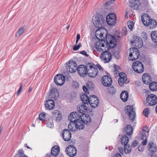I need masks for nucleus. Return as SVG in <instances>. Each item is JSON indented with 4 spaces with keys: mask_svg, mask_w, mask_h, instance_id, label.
<instances>
[{
    "mask_svg": "<svg viewBox=\"0 0 157 157\" xmlns=\"http://www.w3.org/2000/svg\"><path fill=\"white\" fill-rule=\"evenodd\" d=\"M81 46L80 43H79L77 45H74L73 48V50L74 51H77L79 49V48Z\"/></svg>",
    "mask_w": 157,
    "mask_h": 157,
    "instance_id": "47",
    "label": "nucleus"
},
{
    "mask_svg": "<svg viewBox=\"0 0 157 157\" xmlns=\"http://www.w3.org/2000/svg\"><path fill=\"white\" fill-rule=\"evenodd\" d=\"M74 123L76 128L79 130L82 129L84 128L85 124L82 120H81L80 118L78 119Z\"/></svg>",
    "mask_w": 157,
    "mask_h": 157,
    "instance_id": "23",
    "label": "nucleus"
},
{
    "mask_svg": "<svg viewBox=\"0 0 157 157\" xmlns=\"http://www.w3.org/2000/svg\"><path fill=\"white\" fill-rule=\"evenodd\" d=\"M144 140H143V141L142 142V143L143 145H145L147 143V140L146 138L145 139H144Z\"/></svg>",
    "mask_w": 157,
    "mask_h": 157,
    "instance_id": "56",
    "label": "nucleus"
},
{
    "mask_svg": "<svg viewBox=\"0 0 157 157\" xmlns=\"http://www.w3.org/2000/svg\"><path fill=\"white\" fill-rule=\"evenodd\" d=\"M52 156L50 153L46 155L45 157H51Z\"/></svg>",
    "mask_w": 157,
    "mask_h": 157,
    "instance_id": "64",
    "label": "nucleus"
},
{
    "mask_svg": "<svg viewBox=\"0 0 157 157\" xmlns=\"http://www.w3.org/2000/svg\"><path fill=\"white\" fill-rule=\"evenodd\" d=\"M97 14L98 15L93 17V23L96 27L101 28L104 24V20L102 15L99 14Z\"/></svg>",
    "mask_w": 157,
    "mask_h": 157,
    "instance_id": "3",
    "label": "nucleus"
},
{
    "mask_svg": "<svg viewBox=\"0 0 157 157\" xmlns=\"http://www.w3.org/2000/svg\"><path fill=\"white\" fill-rule=\"evenodd\" d=\"M89 103L93 108L96 107L99 103V101L97 97L93 95L90 96L89 100Z\"/></svg>",
    "mask_w": 157,
    "mask_h": 157,
    "instance_id": "13",
    "label": "nucleus"
},
{
    "mask_svg": "<svg viewBox=\"0 0 157 157\" xmlns=\"http://www.w3.org/2000/svg\"><path fill=\"white\" fill-rule=\"evenodd\" d=\"M78 73L81 77H85L87 73L88 69L87 67V64L86 66L82 65L77 67V70Z\"/></svg>",
    "mask_w": 157,
    "mask_h": 157,
    "instance_id": "14",
    "label": "nucleus"
},
{
    "mask_svg": "<svg viewBox=\"0 0 157 157\" xmlns=\"http://www.w3.org/2000/svg\"><path fill=\"white\" fill-rule=\"evenodd\" d=\"M149 88L152 91L157 90V82H153L149 85Z\"/></svg>",
    "mask_w": 157,
    "mask_h": 157,
    "instance_id": "34",
    "label": "nucleus"
},
{
    "mask_svg": "<svg viewBox=\"0 0 157 157\" xmlns=\"http://www.w3.org/2000/svg\"><path fill=\"white\" fill-rule=\"evenodd\" d=\"M121 140L122 144L124 146L127 145L128 142V138L125 135H124L122 136Z\"/></svg>",
    "mask_w": 157,
    "mask_h": 157,
    "instance_id": "31",
    "label": "nucleus"
},
{
    "mask_svg": "<svg viewBox=\"0 0 157 157\" xmlns=\"http://www.w3.org/2000/svg\"><path fill=\"white\" fill-rule=\"evenodd\" d=\"M106 19V22L108 24L110 25H113L116 22V16L114 13H109L107 16Z\"/></svg>",
    "mask_w": 157,
    "mask_h": 157,
    "instance_id": "12",
    "label": "nucleus"
},
{
    "mask_svg": "<svg viewBox=\"0 0 157 157\" xmlns=\"http://www.w3.org/2000/svg\"><path fill=\"white\" fill-rule=\"evenodd\" d=\"M151 19H153L147 14H145L142 16L141 20L143 25L147 27L148 24L150 23V21H151Z\"/></svg>",
    "mask_w": 157,
    "mask_h": 157,
    "instance_id": "17",
    "label": "nucleus"
},
{
    "mask_svg": "<svg viewBox=\"0 0 157 157\" xmlns=\"http://www.w3.org/2000/svg\"><path fill=\"white\" fill-rule=\"evenodd\" d=\"M138 144V141L137 140H135L132 142L131 145L132 147H135Z\"/></svg>",
    "mask_w": 157,
    "mask_h": 157,
    "instance_id": "50",
    "label": "nucleus"
},
{
    "mask_svg": "<svg viewBox=\"0 0 157 157\" xmlns=\"http://www.w3.org/2000/svg\"><path fill=\"white\" fill-rule=\"evenodd\" d=\"M96 66L97 67H98L99 70L100 71H103V68L101 67V66L99 64H97L96 65Z\"/></svg>",
    "mask_w": 157,
    "mask_h": 157,
    "instance_id": "55",
    "label": "nucleus"
},
{
    "mask_svg": "<svg viewBox=\"0 0 157 157\" xmlns=\"http://www.w3.org/2000/svg\"><path fill=\"white\" fill-rule=\"evenodd\" d=\"M22 85H21L20 86V88L18 90L17 93V95H18L21 92L22 90Z\"/></svg>",
    "mask_w": 157,
    "mask_h": 157,
    "instance_id": "54",
    "label": "nucleus"
},
{
    "mask_svg": "<svg viewBox=\"0 0 157 157\" xmlns=\"http://www.w3.org/2000/svg\"><path fill=\"white\" fill-rule=\"evenodd\" d=\"M132 68L133 70L137 73H142L144 71L143 65L139 61H136L133 63Z\"/></svg>",
    "mask_w": 157,
    "mask_h": 157,
    "instance_id": "4",
    "label": "nucleus"
},
{
    "mask_svg": "<svg viewBox=\"0 0 157 157\" xmlns=\"http://www.w3.org/2000/svg\"><path fill=\"white\" fill-rule=\"evenodd\" d=\"M115 0H110V1H109L106 2V4L107 5V6H108L111 3L113 4L114 3Z\"/></svg>",
    "mask_w": 157,
    "mask_h": 157,
    "instance_id": "53",
    "label": "nucleus"
},
{
    "mask_svg": "<svg viewBox=\"0 0 157 157\" xmlns=\"http://www.w3.org/2000/svg\"><path fill=\"white\" fill-rule=\"evenodd\" d=\"M87 108L85 104L83 103L79 106L78 110L79 113L82 114L83 112H86L87 110Z\"/></svg>",
    "mask_w": 157,
    "mask_h": 157,
    "instance_id": "29",
    "label": "nucleus"
},
{
    "mask_svg": "<svg viewBox=\"0 0 157 157\" xmlns=\"http://www.w3.org/2000/svg\"><path fill=\"white\" fill-rule=\"evenodd\" d=\"M80 118L85 124H87L90 121V116L88 115L85 113L81 114L80 115Z\"/></svg>",
    "mask_w": 157,
    "mask_h": 157,
    "instance_id": "20",
    "label": "nucleus"
},
{
    "mask_svg": "<svg viewBox=\"0 0 157 157\" xmlns=\"http://www.w3.org/2000/svg\"><path fill=\"white\" fill-rule=\"evenodd\" d=\"M83 89L84 91L87 94H89V92L88 91V89L85 86H83Z\"/></svg>",
    "mask_w": 157,
    "mask_h": 157,
    "instance_id": "51",
    "label": "nucleus"
},
{
    "mask_svg": "<svg viewBox=\"0 0 157 157\" xmlns=\"http://www.w3.org/2000/svg\"><path fill=\"white\" fill-rule=\"evenodd\" d=\"M127 78L124 79L122 78H120L118 80V83L121 86L123 85L124 83H127Z\"/></svg>",
    "mask_w": 157,
    "mask_h": 157,
    "instance_id": "38",
    "label": "nucleus"
},
{
    "mask_svg": "<svg viewBox=\"0 0 157 157\" xmlns=\"http://www.w3.org/2000/svg\"><path fill=\"white\" fill-rule=\"evenodd\" d=\"M103 33L100 32V34L99 35H97V33H96V37L98 39L102 40L103 39L102 37H103Z\"/></svg>",
    "mask_w": 157,
    "mask_h": 157,
    "instance_id": "46",
    "label": "nucleus"
},
{
    "mask_svg": "<svg viewBox=\"0 0 157 157\" xmlns=\"http://www.w3.org/2000/svg\"><path fill=\"white\" fill-rule=\"evenodd\" d=\"M59 147L58 146L55 145L52 148L51 154L52 155L56 157L59 154Z\"/></svg>",
    "mask_w": 157,
    "mask_h": 157,
    "instance_id": "25",
    "label": "nucleus"
},
{
    "mask_svg": "<svg viewBox=\"0 0 157 157\" xmlns=\"http://www.w3.org/2000/svg\"><path fill=\"white\" fill-rule=\"evenodd\" d=\"M150 23L148 24L147 26L150 29H154L155 28L157 25V22L154 19H151Z\"/></svg>",
    "mask_w": 157,
    "mask_h": 157,
    "instance_id": "28",
    "label": "nucleus"
},
{
    "mask_svg": "<svg viewBox=\"0 0 157 157\" xmlns=\"http://www.w3.org/2000/svg\"><path fill=\"white\" fill-rule=\"evenodd\" d=\"M46 114V113L44 112L40 113L39 116V119L41 121L43 120L44 118H45Z\"/></svg>",
    "mask_w": 157,
    "mask_h": 157,
    "instance_id": "44",
    "label": "nucleus"
},
{
    "mask_svg": "<svg viewBox=\"0 0 157 157\" xmlns=\"http://www.w3.org/2000/svg\"><path fill=\"white\" fill-rule=\"evenodd\" d=\"M143 115L146 117H147L148 114L150 113V110L148 108H146L144 110L143 112Z\"/></svg>",
    "mask_w": 157,
    "mask_h": 157,
    "instance_id": "43",
    "label": "nucleus"
},
{
    "mask_svg": "<svg viewBox=\"0 0 157 157\" xmlns=\"http://www.w3.org/2000/svg\"><path fill=\"white\" fill-rule=\"evenodd\" d=\"M138 150L140 151H141L143 150V147L142 146H139L138 147Z\"/></svg>",
    "mask_w": 157,
    "mask_h": 157,
    "instance_id": "59",
    "label": "nucleus"
},
{
    "mask_svg": "<svg viewBox=\"0 0 157 157\" xmlns=\"http://www.w3.org/2000/svg\"><path fill=\"white\" fill-rule=\"evenodd\" d=\"M148 149L151 153L154 152L156 151V146L155 144L153 142L149 143L148 145Z\"/></svg>",
    "mask_w": 157,
    "mask_h": 157,
    "instance_id": "27",
    "label": "nucleus"
},
{
    "mask_svg": "<svg viewBox=\"0 0 157 157\" xmlns=\"http://www.w3.org/2000/svg\"><path fill=\"white\" fill-rule=\"evenodd\" d=\"M130 6L133 9H137L138 6L136 2L133 0L130 1Z\"/></svg>",
    "mask_w": 157,
    "mask_h": 157,
    "instance_id": "36",
    "label": "nucleus"
},
{
    "mask_svg": "<svg viewBox=\"0 0 157 157\" xmlns=\"http://www.w3.org/2000/svg\"><path fill=\"white\" fill-rule=\"evenodd\" d=\"M52 121H48L46 123L47 126L49 128H52Z\"/></svg>",
    "mask_w": 157,
    "mask_h": 157,
    "instance_id": "45",
    "label": "nucleus"
},
{
    "mask_svg": "<svg viewBox=\"0 0 157 157\" xmlns=\"http://www.w3.org/2000/svg\"><path fill=\"white\" fill-rule=\"evenodd\" d=\"M101 79L102 84L105 86H110L112 83V78L108 75H104Z\"/></svg>",
    "mask_w": 157,
    "mask_h": 157,
    "instance_id": "15",
    "label": "nucleus"
},
{
    "mask_svg": "<svg viewBox=\"0 0 157 157\" xmlns=\"http://www.w3.org/2000/svg\"><path fill=\"white\" fill-rule=\"evenodd\" d=\"M126 113L128 115L130 119L134 121L136 117V114L135 111L133 110L132 106L128 105L126 107Z\"/></svg>",
    "mask_w": 157,
    "mask_h": 157,
    "instance_id": "10",
    "label": "nucleus"
},
{
    "mask_svg": "<svg viewBox=\"0 0 157 157\" xmlns=\"http://www.w3.org/2000/svg\"><path fill=\"white\" fill-rule=\"evenodd\" d=\"M146 101L149 105H154L157 103V97L154 94H150L147 97Z\"/></svg>",
    "mask_w": 157,
    "mask_h": 157,
    "instance_id": "7",
    "label": "nucleus"
},
{
    "mask_svg": "<svg viewBox=\"0 0 157 157\" xmlns=\"http://www.w3.org/2000/svg\"><path fill=\"white\" fill-rule=\"evenodd\" d=\"M80 38V35L79 34H77L76 36V39L78 40H79Z\"/></svg>",
    "mask_w": 157,
    "mask_h": 157,
    "instance_id": "61",
    "label": "nucleus"
},
{
    "mask_svg": "<svg viewBox=\"0 0 157 157\" xmlns=\"http://www.w3.org/2000/svg\"><path fill=\"white\" fill-rule=\"evenodd\" d=\"M128 97V93L126 91H123L121 94V98L123 101L125 102L127 101Z\"/></svg>",
    "mask_w": 157,
    "mask_h": 157,
    "instance_id": "26",
    "label": "nucleus"
},
{
    "mask_svg": "<svg viewBox=\"0 0 157 157\" xmlns=\"http://www.w3.org/2000/svg\"><path fill=\"white\" fill-rule=\"evenodd\" d=\"M25 31L24 27L23 26H21L18 29L17 32L16 34V36H21L22 33H24Z\"/></svg>",
    "mask_w": 157,
    "mask_h": 157,
    "instance_id": "37",
    "label": "nucleus"
},
{
    "mask_svg": "<svg viewBox=\"0 0 157 157\" xmlns=\"http://www.w3.org/2000/svg\"><path fill=\"white\" fill-rule=\"evenodd\" d=\"M142 79L143 82L146 84H149L151 81V76L147 73L143 75Z\"/></svg>",
    "mask_w": 157,
    "mask_h": 157,
    "instance_id": "21",
    "label": "nucleus"
},
{
    "mask_svg": "<svg viewBox=\"0 0 157 157\" xmlns=\"http://www.w3.org/2000/svg\"><path fill=\"white\" fill-rule=\"evenodd\" d=\"M54 80L57 85L62 86L64 83L65 77L62 74H57L55 77Z\"/></svg>",
    "mask_w": 157,
    "mask_h": 157,
    "instance_id": "8",
    "label": "nucleus"
},
{
    "mask_svg": "<svg viewBox=\"0 0 157 157\" xmlns=\"http://www.w3.org/2000/svg\"><path fill=\"white\" fill-rule=\"evenodd\" d=\"M80 53L81 54L85 55V56H88L85 51H82L80 52Z\"/></svg>",
    "mask_w": 157,
    "mask_h": 157,
    "instance_id": "57",
    "label": "nucleus"
},
{
    "mask_svg": "<svg viewBox=\"0 0 157 157\" xmlns=\"http://www.w3.org/2000/svg\"><path fill=\"white\" fill-rule=\"evenodd\" d=\"M122 36L119 35H115V36H112L110 34H108L106 35V40H101V42H97L95 45V48L98 51H102L104 50L101 47H104L105 43L106 44L108 49L109 48H113L116 45L117 40L118 41L122 39Z\"/></svg>",
    "mask_w": 157,
    "mask_h": 157,
    "instance_id": "1",
    "label": "nucleus"
},
{
    "mask_svg": "<svg viewBox=\"0 0 157 157\" xmlns=\"http://www.w3.org/2000/svg\"><path fill=\"white\" fill-rule=\"evenodd\" d=\"M149 155L150 157H156V155L154 152H151L150 154Z\"/></svg>",
    "mask_w": 157,
    "mask_h": 157,
    "instance_id": "58",
    "label": "nucleus"
},
{
    "mask_svg": "<svg viewBox=\"0 0 157 157\" xmlns=\"http://www.w3.org/2000/svg\"><path fill=\"white\" fill-rule=\"evenodd\" d=\"M62 136L63 139L66 141H69L71 137V132L67 129H65L63 130Z\"/></svg>",
    "mask_w": 157,
    "mask_h": 157,
    "instance_id": "18",
    "label": "nucleus"
},
{
    "mask_svg": "<svg viewBox=\"0 0 157 157\" xmlns=\"http://www.w3.org/2000/svg\"><path fill=\"white\" fill-rule=\"evenodd\" d=\"M144 35H143V37L144 38H145V39H147V35L146 33L143 34Z\"/></svg>",
    "mask_w": 157,
    "mask_h": 157,
    "instance_id": "62",
    "label": "nucleus"
},
{
    "mask_svg": "<svg viewBox=\"0 0 157 157\" xmlns=\"http://www.w3.org/2000/svg\"><path fill=\"white\" fill-rule=\"evenodd\" d=\"M142 131H144V132L148 133L149 132V130L147 127L145 126L143 128Z\"/></svg>",
    "mask_w": 157,
    "mask_h": 157,
    "instance_id": "52",
    "label": "nucleus"
},
{
    "mask_svg": "<svg viewBox=\"0 0 157 157\" xmlns=\"http://www.w3.org/2000/svg\"><path fill=\"white\" fill-rule=\"evenodd\" d=\"M126 134L128 136L131 135L133 132V130L132 126L130 125H128L125 128Z\"/></svg>",
    "mask_w": 157,
    "mask_h": 157,
    "instance_id": "33",
    "label": "nucleus"
},
{
    "mask_svg": "<svg viewBox=\"0 0 157 157\" xmlns=\"http://www.w3.org/2000/svg\"><path fill=\"white\" fill-rule=\"evenodd\" d=\"M78 66L74 61H71L67 64V70L69 72L73 73L77 70Z\"/></svg>",
    "mask_w": 157,
    "mask_h": 157,
    "instance_id": "6",
    "label": "nucleus"
},
{
    "mask_svg": "<svg viewBox=\"0 0 157 157\" xmlns=\"http://www.w3.org/2000/svg\"><path fill=\"white\" fill-rule=\"evenodd\" d=\"M53 118L56 120H60L62 117L61 113L58 110H55L52 113Z\"/></svg>",
    "mask_w": 157,
    "mask_h": 157,
    "instance_id": "24",
    "label": "nucleus"
},
{
    "mask_svg": "<svg viewBox=\"0 0 157 157\" xmlns=\"http://www.w3.org/2000/svg\"><path fill=\"white\" fill-rule=\"evenodd\" d=\"M120 78H124V79L127 78L126 75V74L123 72H121L119 74Z\"/></svg>",
    "mask_w": 157,
    "mask_h": 157,
    "instance_id": "48",
    "label": "nucleus"
},
{
    "mask_svg": "<svg viewBox=\"0 0 157 157\" xmlns=\"http://www.w3.org/2000/svg\"><path fill=\"white\" fill-rule=\"evenodd\" d=\"M24 151L23 149H21L18 150L17 154H16L14 157H26L24 153Z\"/></svg>",
    "mask_w": 157,
    "mask_h": 157,
    "instance_id": "35",
    "label": "nucleus"
},
{
    "mask_svg": "<svg viewBox=\"0 0 157 157\" xmlns=\"http://www.w3.org/2000/svg\"><path fill=\"white\" fill-rule=\"evenodd\" d=\"M114 157H121V156L119 153H117L115 155Z\"/></svg>",
    "mask_w": 157,
    "mask_h": 157,
    "instance_id": "60",
    "label": "nucleus"
},
{
    "mask_svg": "<svg viewBox=\"0 0 157 157\" xmlns=\"http://www.w3.org/2000/svg\"><path fill=\"white\" fill-rule=\"evenodd\" d=\"M44 106L46 109L48 110H52L55 107V102L52 100H48L45 103Z\"/></svg>",
    "mask_w": 157,
    "mask_h": 157,
    "instance_id": "19",
    "label": "nucleus"
},
{
    "mask_svg": "<svg viewBox=\"0 0 157 157\" xmlns=\"http://www.w3.org/2000/svg\"><path fill=\"white\" fill-rule=\"evenodd\" d=\"M65 152L69 156L73 157L75 156L77 153V149L74 146L69 145L66 148Z\"/></svg>",
    "mask_w": 157,
    "mask_h": 157,
    "instance_id": "9",
    "label": "nucleus"
},
{
    "mask_svg": "<svg viewBox=\"0 0 157 157\" xmlns=\"http://www.w3.org/2000/svg\"><path fill=\"white\" fill-rule=\"evenodd\" d=\"M124 151L126 154H128L131 151V147L130 146L126 145L124 146Z\"/></svg>",
    "mask_w": 157,
    "mask_h": 157,
    "instance_id": "39",
    "label": "nucleus"
},
{
    "mask_svg": "<svg viewBox=\"0 0 157 157\" xmlns=\"http://www.w3.org/2000/svg\"><path fill=\"white\" fill-rule=\"evenodd\" d=\"M87 67L88 70L87 74L91 77H95L98 75V71L96 66L92 63L87 64Z\"/></svg>",
    "mask_w": 157,
    "mask_h": 157,
    "instance_id": "2",
    "label": "nucleus"
},
{
    "mask_svg": "<svg viewBox=\"0 0 157 157\" xmlns=\"http://www.w3.org/2000/svg\"><path fill=\"white\" fill-rule=\"evenodd\" d=\"M100 57L101 60L105 63H108L112 59V55L108 51H105L102 53Z\"/></svg>",
    "mask_w": 157,
    "mask_h": 157,
    "instance_id": "11",
    "label": "nucleus"
},
{
    "mask_svg": "<svg viewBox=\"0 0 157 157\" xmlns=\"http://www.w3.org/2000/svg\"><path fill=\"white\" fill-rule=\"evenodd\" d=\"M116 92V89L113 86H111L108 88V92L111 94L113 95Z\"/></svg>",
    "mask_w": 157,
    "mask_h": 157,
    "instance_id": "41",
    "label": "nucleus"
},
{
    "mask_svg": "<svg viewBox=\"0 0 157 157\" xmlns=\"http://www.w3.org/2000/svg\"><path fill=\"white\" fill-rule=\"evenodd\" d=\"M140 55L139 50L136 48H131L130 49V54L128 58L131 60L137 59Z\"/></svg>",
    "mask_w": 157,
    "mask_h": 157,
    "instance_id": "5",
    "label": "nucleus"
},
{
    "mask_svg": "<svg viewBox=\"0 0 157 157\" xmlns=\"http://www.w3.org/2000/svg\"><path fill=\"white\" fill-rule=\"evenodd\" d=\"M139 136L143 140H144V139L147 138V136L145 132H144V131H141L139 133Z\"/></svg>",
    "mask_w": 157,
    "mask_h": 157,
    "instance_id": "42",
    "label": "nucleus"
},
{
    "mask_svg": "<svg viewBox=\"0 0 157 157\" xmlns=\"http://www.w3.org/2000/svg\"><path fill=\"white\" fill-rule=\"evenodd\" d=\"M59 93L57 89L55 88L52 89L50 90L49 97L50 98L57 99L59 96Z\"/></svg>",
    "mask_w": 157,
    "mask_h": 157,
    "instance_id": "22",
    "label": "nucleus"
},
{
    "mask_svg": "<svg viewBox=\"0 0 157 157\" xmlns=\"http://www.w3.org/2000/svg\"><path fill=\"white\" fill-rule=\"evenodd\" d=\"M151 36L153 41L155 43H157V31H152L151 33Z\"/></svg>",
    "mask_w": 157,
    "mask_h": 157,
    "instance_id": "32",
    "label": "nucleus"
},
{
    "mask_svg": "<svg viewBox=\"0 0 157 157\" xmlns=\"http://www.w3.org/2000/svg\"><path fill=\"white\" fill-rule=\"evenodd\" d=\"M81 99L82 101L84 102V104H89V98L85 94H84L81 96Z\"/></svg>",
    "mask_w": 157,
    "mask_h": 157,
    "instance_id": "30",
    "label": "nucleus"
},
{
    "mask_svg": "<svg viewBox=\"0 0 157 157\" xmlns=\"http://www.w3.org/2000/svg\"><path fill=\"white\" fill-rule=\"evenodd\" d=\"M74 124L75 123H71L69 124L68 125V128L71 131H73V130L72 125L74 126Z\"/></svg>",
    "mask_w": 157,
    "mask_h": 157,
    "instance_id": "49",
    "label": "nucleus"
},
{
    "mask_svg": "<svg viewBox=\"0 0 157 157\" xmlns=\"http://www.w3.org/2000/svg\"><path fill=\"white\" fill-rule=\"evenodd\" d=\"M24 146L25 147H27L28 149H31V148H30L29 147L28 145L27 144H25Z\"/></svg>",
    "mask_w": 157,
    "mask_h": 157,
    "instance_id": "63",
    "label": "nucleus"
},
{
    "mask_svg": "<svg viewBox=\"0 0 157 157\" xmlns=\"http://www.w3.org/2000/svg\"><path fill=\"white\" fill-rule=\"evenodd\" d=\"M127 25L130 30L131 31H132L134 26V23L133 21L131 20L129 21L128 22Z\"/></svg>",
    "mask_w": 157,
    "mask_h": 157,
    "instance_id": "40",
    "label": "nucleus"
},
{
    "mask_svg": "<svg viewBox=\"0 0 157 157\" xmlns=\"http://www.w3.org/2000/svg\"><path fill=\"white\" fill-rule=\"evenodd\" d=\"M80 115L78 112H73L71 113L68 117V118L70 121L71 123H74L78 119L80 118Z\"/></svg>",
    "mask_w": 157,
    "mask_h": 157,
    "instance_id": "16",
    "label": "nucleus"
}]
</instances>
